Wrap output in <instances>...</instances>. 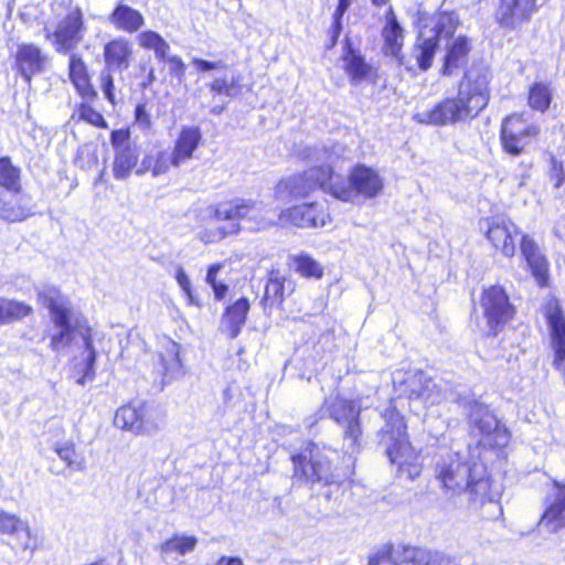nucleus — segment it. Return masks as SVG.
Instances as JSON below:
<instances>
[{"label": "nucleus", "instance_id": "864d4df0", "mask_svg": "<svg viewBox=\"0 0 565 565\" xmlns=\"http://www.w3.org/2000/svg\"><path fill=\"white\" fill-rule=\"evenodd\" d=\"M429 565H460L459 562L445 553L430 551Z\"/></svg>", "mask_w": 565, "mask_h": 565}, {"label": "nucleus", "instance_id": "f03ea898", "mask_svg": "<svg viewBox=\"0 0 565 565\" xmlns=\"http://www.w3.org/2000/svg\"><path fill=\"white\" fill-rule=\"evenodd\" d=\"M490 67L484 63H473L459 83L456 98H445L434 108L415 115L420 124L446 126L472 119L484 109L490 99Z\"/></svg>", "mask_w": 565, "mask_h": 565}, {"label": "nucleus", "instance_id": "0eeeda50", "mask_svg": "<svg viewBox=\"0 0 565 565\" xmlns=\"http://www.w3.org/2000/svg\"><path fill=\"white\" fill-rule=\"evenodd\" d=\"M32 215V196L23 191L21 168L9 156L0 157V218L22 222Z\"/></svg>", "mask_w": 565, "mask_h": 565}, {"label": "nucleus", "instance_id": "6e6d98bb", "mask_svg": "<svg viewBox=\"0 0 565 565\" xmlns=\"http://www.w3.org/2000/svg\"><path fill=\"white\" fill-rule=\"evenodd\" d=\"M136 122L139 127L148 129L151 126L150 115L148 114L146 106L142 104L137 105L135 110Z\"/></svg>", "mask_w": 565, "mask_h": 565}, {"label": "nucleus", "instance_id": "4be33fe9", "mask_svg": "<svg viewBox=\"0 0 565 565\" xmlns=\"http://www.w3.org/2000/svg\"><path fill=\"white\" fill-rule=\"evenodd\" d=\"M545 317L554 351L553 365L565 373V316L557 302H548L545 307Z\"/></svg>", "mask_w": 565, "mask_h": 565}, {"label": "nucleus", "instance_id": "9d476101", "mask_svg": "<svg viewBox=\"0 0 565 565\" xmlns=\"http://www.w3.org/2000/svg\"><path fill=\"white\" fill-rule=\"evenodd\" d=\"M393 384L399 396L423 407L440 404L446 397L436 381L420 370L396 371Z\"/></svg>", "mask_w": 565, "mask_h": 565}, {"label": "nucleus", "instance_id": "1a4fd4ad", "mask_svg": "<svg viewBox=\"0 0 565 565\" xmlns=\"http://www.w3.org/2000/svg\"><path fill=\"white\" fill-rule=\"evenodd\" d=\"M435 476L444 489L454 493L466 491L469 494L472 483L484 478V467L480 463L471 466L458 452L446 451L436 460Z\"/></svg>", "mask_w": 565, "mask_h": 565}, {"label": "nucleus", "instance_id": "c756f323", "mask_svg": "<svg viewBox=\"0 0 565 565\" xmlns=\"http://www.w3.org/2000/svg\"><path fill=\"white\" fill-rule=\"evenodd\" d=\"M249 310V302L241 298L226 309L222 323L231 339L236 338L244 326Z\"/></svg>", "mask_w": 565, "mask_h": 565}, {"label": "nucleus", "instance_id": "f704fd0d", "mask_svg": "<svg viewBox=\"0 0 565 565\" xmlns=\"http://www.w3.org/2000/svg\"><path fill=\"white\" fill-rule=\"evenodd\" d=\"M31 313V306L22 301L0 297V326L14 323Z\"/></svg>", "mask_w": 565, "mask_h": 565}, {"label": "nucleus", "instance_id": "69168bd1", "mask_svg": "<svg viewBox=\"0 0 565 565\" xmlns=\"http://www.w3.org/2000/svg\"><path fill=\"white\" fill-rule=\"evenodd\" d=\"M372 3L376 7H383L388 3V0H372Z\"/></svg>", "mask_w": 565, "mask_h": 565}, {"label": "nucleus", "instance_id": "f8f14e48", "mask_svg": "<svg viewBox=\"0 0 565 565\" xmlns=\"http://www.w3.org/2000/svg\"><path fill=\"white\" fill-rule=\"evenodd\" d=\"M324 411L343 429L344 446L352 452L360 447L362 427L359 401L345 399L339 395L324 401Z\"/></svg>", "mask_w": 565, "mask_h": 565}, {"label": "nucleus", "instance_id": "603ef678", "mask_svg": "<svg viewBox=\"0 0 565 565\" xmlns=\"http://www.w3.org/2000/svg\"><path fill=\"white\" fill-rule=\"evenodd\" d=\"M192 64L196 67L198 72H209V71L221 70V68L226 67V64L223 63L222 61L211 62V61L202 60L199 57H194L192 60Z\"/></svg>", "mask_w": 565, "mask_h": 565}, {"label": "nucleus", "instance_id": "4d7b16f0", "mask_svg": "<svg viewBox=\"0 0 565 565\" xmlns=\"http://www.w3.org/2000/svg\"><path fill=\"white\" fill-rule=\"evenodd\" d=\"M551 180L554 181V188L558 189L565 181V172L561 162L553 161L550 173Z\"/></svg>", "mask_w": 565, "mask_h": 565}, {"label": "nucleus", "instance_id": "3c124183", "mask_svg": "<svg viewBox=\"0 0 565 565\" xmlns=\"http://www.w3.org/2000/svg\"><path fill=\"white\" fill-rule=\"evenodd\" d=\"M344 15V12L340 9L335 8L333 15H332V24L329 29V35L331 40V46H333L342 31V17Z\"/></svg>", "mask_w": 565, "mask_h": 565}, {"label": "nucleus", "instance_id": "de8ad7c7", "mask_svg": "<svg viewBox=\"0 0 565 565\" xmlns=\"http://www.w3.org/2000/svg\"><path fill=\"white\" fill-rule=\"evenodd\" d=\"M393 545H384L369 557V565H393Z\"/></svg>", "mask_w": 565, "mask_h": 565}, {"label": "nucleus", "instance_id": "5701e85b", "mask_svg": "<svg viewBox=\"0 0 565 565\" xmlns=\"http://www.w3.org/2000/svg\"><path fill=\"white\" fill-rule=\"evenodd\" d=\"M521 256L531 269L540 286H545L548 279V262L537 243L527 234H522L520 242Z\"/></svg>", "mask_w": 565, "mask_h": 565}, {"label": "nucleus", "instance_id": "c9c22d12", "mask_svg": "<svg viewBox=\"0 0 565 565\" xmlns=\"http://www.w3.org/2000/svg\"><path fill=\"white\" fill-rule=\"evenodd\" d=\"M137 42L140 47L152 50L158 60H166L170 51L169 43L159 33L151 30L140 32Z\"/></svg>", "mask_w": 565, "mask_h": 565}, {"label": "nucleus", "instance_id": "5fc2aeb1", "mask_svg": "<svg viewBox=\"0 0 565 565\" xmlns=\"http://www.w3.org/2000/svg\"><path fill=\"white\" fill-rule=\"evenodd\" d=\"M175 278H177V281H178L179 286L181 287V289L188 296L190 302H193V296H192V291H191V282H190L188 275L185 274V271L183 270V268L181 266H179L177 269Z\"/></svg>", "mask_w": 565, "mask_h": 565}, {"label": "nucleus", "instance_id": "393cba45", "mask_svg": "<svg viewBox=\"0 0 565 565\" xmlns=\"http://www.w3.org/2000/svg\"><path fill=\"white\" fill-rule=\"evenodd\" d=\"M291 224L298 227H318L326 224V213L318 203L301 204L287 211Z\"/></svg>", "mask_w": 565, "mask_h": 565}, {"label": "nucleus", "instance_id": "09e8293b", "mask_svg": "<svg viewBox=\"0 0 565 565\" xmlns=\"http://www.w3.org/2000/svg\"><path fill=\"white\" fill-rule=\"evenodd\" d=\"M110 142L114 151L124 149L126 147H136V145L130 140L129 131L124 129L114 130L110 135Z\"/></svg>", "mask_w": 565, "mask_h": 565}, {"label": "nucleus", "instance_id": "7c9ffc66", "mask_svg": "<svg viewBox=\"0 0 565 565\" xmlns=\"http://www.w3.org/2000/svg\"><path fill=\"white\" fill-rule=\"evenodd\" d=\"M430 550L412 546L396 545L393 552V565H429Z\"/></svg>", "mask_w": 565, "mask_h": 565}, {"label": "nucleus", "instance_id": "39448f33", "mask_svg": "<svg viewBox=\"0 0 565 565\" xmlns=\"http://www.w3.org/2000/svg\"><path fill=\"white\" fill-rule=\"evenodd\" d=\"M294 465V479L306 486H340L349 480L353 473V460L341 457L330 448L320 449L317 446L307 448L291 457Z\"/></svg>", "mask_w": 565, "mask_h": 565}, {"label": "nucleus", "instance_id": "58836bf2", "mask_svg": "<svg viewBox=\"0 0 565 565\" xmlns=\"http://www.w3.org/2000/svg\"><path fill=\"white\" fill-rule=\"evenodd\" d=\"M295 270L307 278H321L323 267L307 254H300L292 258Z\"/></svg>", "mask_w": 565, "mask_h": 565}, {"label": "nucleus", "instance_id": "f3484780", "mask_svg": "<svg viewBox=\"0 0 565 565\" xmlns=\"http://www.w3.org/2000/svg\"><path fill=\"white\" fill-rule=\"evenodd\" d=\"M87 28L79 8L70 11L47 38L58 53H72L84 40Z\"/></svg>", "mask_w": 565, "mask_h": 565}, {"label": "nucleus", "instance_id": "bf43d9fd", "mask_svg": "<svg viewBox=\"0 0 565 565\" xmlns=\"http://www.w3.org/2000/svg\"><path fill=\"white\" fill-rule=\"evenodd\" d=\"M211 287L213 288L216 299L221 300L225 297L226 291H227V286L225 284L216 282L215 285H212Z\"/></svg>", "mask_w": 565, "mask_h": 565}, {"label": "nucleus", "instance_id": "0e129e2a", "mask_svg": "<svg viewBox=\"0 0 565 565\" xmlns=\"http://www.w3.org/2000/svg\"><path fill=\"white\" fill-rule=\"evenodd\" d=\"M350 4H351L350 0H339L337 8L345 13L347 10L349 9Z\"/></svg>", "mask_w": 565, "mask_h": 565}, {"label": "nucleus", "instance_id": "dca6fc26", "mask_svg": "<svg viewBox=\"0 0 565 565\" xmlns=\"http://www.w3.org/2000/svg\"><path fill=\"white\" fill-rule=\"evenodd\" d=\"M468 417L471 431L481 437L480 443L487 447H502L509 436L500 426L497 417L483 404L472 401L468 403Z\"/></svg>", "mask_w": 565, "mask_h": 565}, {"label": "nucleus", "instance_id": "2f4dec72", "mask_svg": "<svg viewBox=\"0 0 565 565\" xmlns=\"http://www.w3.org/2000/svg\"><path fill=\"white\" fill-rule=\"evenodd\" d=\"M383 38L387 51H390L392 55H397L403 45L404 34L392 7L388 8L385 14Z\"/></svg>", "mask_w": 565, "mask_h": 565}, {"label": "nucleus", "instance_id": "a211bd4d", "mask_svg": "<svg viewBox=\"0 0 565 565\" xmlns=\"http://www.w3.org/2000/svg\"><path fill=\"white\" fill-rule=\"evenodd\" d=\"M539 131V127L530 124L522 115L513 114L501 126L503 149L512 156H520Z\"/></svg>", "mask_w": 565, "mask_h": 565}, {"label": "nucleus", "instance_id": "a18cd8bd", "mask_svg": "<svg viewBox=\"0 0 565 565\" xmlns=\"http://www.w3.org/2000/svg\"><path fill=\"white\" fill-rule=\"evenodd\" d=\"M161 362L166 376H173L175 373L180 371L181 363L175 343L172 344V348L169 351L168 359L166 356H162Z\"/></svg>", "mask_w": 565, "mask_h": 565}, {"label": "nucleus", "instance_id": "f257e3e1", "mask_svg": "<svg viewBox=\"0 0 565 565\" xmlns=\"http://www.w3.org/2000/svg\"><path fill=\"white\" fill-rule=\"evenodd\" d=\"M38 298L49 308L54 332L51 334L50 347L60 352L71 345L85 348L82 362L78 363L79 376L76 383L85 385L95 379L96 350L93 345V330L81 315H74L70 300L53 286H44Z\"/></svg>", "mask_w": 565, "mask_h": 565}, {"label": "nucleus", "instance_id": "4c0bfd02", "mask_svg": "<svg viewBox=\"0 0 565 565\" xmlns=\"http://www.w3.org/2000/svg\"><path fill=\"white\" fill-rule=\"evenodd\" d=\"M241 76L233 74L231 77H216L209 84L210 90L215 95L234 97L241 89Z\"/></svg>", "mask_w": 565, "mask_h": 565}, {"label": "nucleus", "instance_id": "79ce46f5", "mask_svg": "<svg viewBox=\"0 0 565 565\" xmlns=\"http://www.w3.org/2000/svg\"><path fill=\"white\" fill-rule=\"evenodd\" d=\"M25 530L23 521L15 514L0 510V535H15Z\"/></svg>", "mask_w": 565, "mask_h": 565}, {"label": "nucleus", "instance_id": "6ab92c4d", "mask_svg": "<svg viewBox=\"0 0 565 565\" xmlns=\"http://www.w3.org/2000/svg\"><path fill=\"white\" fill-rule=\"evenodd\" d=\"M480 227L492 246L505 257L515 255V241L520 235L518 226L504 216L486 217L480 221Z\"/></svg>", "mask_w": 565, "mask_h": 565}, {"label": "nucleus", "instance_id": "4468645a", "mask_svg": "<svg viewBox=\"0 0 565 565\" xmlns=\"http://www.w3.org/2000/svg\"><path fill=\"white\" fill-rule=\"evenodd\" d=\"M480 306L486 319L483 332L487 335H497L515 315V308L501 286L484 289Z\"/></svg>", "mask_w": 565, "mask_h": 565}, {"label": "nucleus", "instance_id": "8fccbe9b", "mask_svg": "<svg viewBox=\"0 0 565 565\" xmlns=\"http://www.w3.org/2000/svg\"><path fill=\"white\" fill-rule=\"evenodd\" d=\"M164 61L169 65L170 74L173 75L178 79L179 83H181L185 75V64L182 61V58L178 55L169 56L167 54V57Z\"/></svg>", "mask_w": 565, "mask_h": 565}, {"label": "nucleus", "instance_id": "c03bdc74", "mask_svg": "<svg viewBox=\"0 0 565 565\" xmlns=\"http://www.w3.org/2000/svg\"><path fill=\"white\" fill-rule=\"evenodd\" d=\"M170 166L174 167V154L173 152L160 151L156 159H153L152 175L157 177L166 173Z\"/></svg>", "mask_w": 565, "mask_h": 565}, {"label": "nucleus", "instance_id": "bb28decb", "mask_svg": "<svg viewBox=\"0 0 565 565\" xmlns=\"http://www.w3.org/2000/svg\"><path fill=\"white\" fill-rule=\"evenodd\" d=\"M201 138L202 136L199 127L182 128L172 151L174 154V167H179L192 158Z\"/></svg>", "mask_w": 565, "mask_h": 565}, {"label": "nucleus", "instance_id": "412c9836", "mask_svg": "<svg viewBox=\"0 0 565 565\" xmlns=\"http://www.w3.org/2000/svg\"><path fill=\"white\" fill-rule=\"evenodd\" d=\"M537 8V0H500L495 18L502 28L516 30L530 22Z\"/></svg>", "mask_w": 565, "mask_h": 565}, {"label": "nucleus", "instance_id": "c85d7f7f", "mask_svg": "<svg viewBox=\"0 0 565 565\" xmlns=\"http://www.w3.org/2000/svg\"><path fill=\"white\" fill-rule=\"evenodd\" d=\"M68 72L72 83L82 96L87 98L96 96V92L89 83L87 66L81 55L71 53Z\"/></svg>", "mask_w": 565, "mask_h": 565}, {"label": "nucleus", "instance_id": "473e14b6", "mask_svg": "<svg viewBox=\"0 0 565 565\" xmlns=\"http://www.w3.org/2000/svg\"><path fill=\"white\" fill-rule=\"evenodd\" d=\"M13 70L31 87L32 77L35 74V47L33 45H20L18 47Z\"/></svg>", "mask_w": 565, "mask_h": 565}, {"label": "nucleus", "instance_id": "aec40b11", "mask_svg": "<svg viewBox=\"0 0 565 565\" xmlns=\"http://www.w3.org/2000/svg\"><path fill=\"white\" fill-rule=\"evenodd\" d=\"M469 509L484 520H495L502 515L499 493L491 491L489 478H479L472 483L468 494Z\"/></svg>", "mask_w": 565, "mask_h": 565}, {"label": "nucleus", "instance_id": "72a5a7b5", "mask_svg": "<svg viewBox=\"0 0 565 565\" xmlns=\"http://www.w3.org/2000/svg\"><path fill=\"white\" fill-rule=\"evenodd\" d=\"M115 152V158L113 162V173L114 177L118 180L127 179L131 170L136 167L139 151L137 146L131 148L119 149Z\"/></svg>", "mask_w": 565, "mask_h": 565}, {"label": "nucleus", "instance_id": "338daca9", "mask_svg": "<svg viewBox=\"0 0 565 565\" xmlns=\"http://www.w3.org/2000/svg\"><path fill=\"white\" fill-rule=\"evenodd\" d=\"M36 61H38V73H39L41 71V63H42V58L40 56V51L39 50H38Z\"/></svg>", "mask_w": 565, "mask_h": 565}, {"label": "nucleus", "instance_id": "e433bc0d", "mask_svg": "<svg viewBox=\"0 0 565 565\" xmlns=\"http://www.w3.org/2000/svg\"><path fill=\"white\" fill-rule=\"evenodd\" d=\"M196 543L198 539L195 536L175 535L161 544L160 551L163 557H168L172 553L185 555L195 548Z\"/></svg>", "mask_w": 565, "mask_h": 565}, {"label": "nucleus", "instance_id": "6e6552de", "mask_svg": "<svg viewBox=\"0 0 565 565\" xmlns=\"http://www.w3.org/2000/svg\"><path fill=\"white\" fill-rule=\"evenodd\" d=\"M212 210L215 220L231 221L232 223L213 233L210 242L221 241L227 235L238 234L241 225L236 221L239 220L248 222L252 231L264 230L275 224V221L267 215L269 212L267 207L262 202L253 200L236 199L222 202Z\"/></svg>", "mask_w": 565, "mask_h": 565}, {"label": "nucleus", "instance_id": "ddd939ff", "mask_svg": "<svg viewBox=\"0 0 565 565\" xmlns=\"http://www.w3.org/2000/svg\"><path fill=\"white\" fill-rule=\"evenodd\" d=\"M105 67L100 72V88L105 97L114 104V78L111 73L128 70L134 60V44L125 36H117L108 41L103 49Z\"/></svg>", "mask_w": 565, "mask_h": 565}, {"label": "nucleus", "instance_id": "13d9d810", "mask_svg": "<svg viewBox=\"0 0 565 565\" xmlns=\"http://www.w3.org/2000/svg\"><path fill=\"white\" fill-rule=\"evenodd\" d=\"M222 265L221 264H213L209 267L207 274H206V282L209 285H215L217 273L221 270Z\"/></svg>", "mask_w": 565, "mask_h": 565}, {"label": "nucleus", "instance_id": "a19ab883", "mask_svg": "<svg viewBox=\"0 0 565 565\" xmlns=\"http://www.w3.org/2000/svg\"><path fill=\"white\" fill-rule=\"evenodd\" d=\"M552 100V95L547 85L536 83L532 86L529 94V105L539 111H545Z\"/></svg>", "mask_w": 565, "mask_h": 565}, {"label": "nucleus", "instance_id": "774afa93", "mask_svg": "<svg viewBox=\"0 0 565 565\" xmlns=\"http://www.w3.org/2000/svg\"><path fill=\"white\" fill-rule=\"evenodd\" d=\"M222 110H223V107L214 108V109H213V113H215V114H220Z\"/></svg>", "mask_w": 565, "mask_h": 565}, {"label": "nucleus", "instance_id": "2eb2a0df", "mask_svg": "<svg viewBox=\"0 0 565 565\" xmlns=\"http://www.w3.org/2000/svg\"><path fill=\"white\" fill-rule=\"evenodd\" d=\"M114 424L136 435H150L161 428L162 418L154 407L146 403H130L116 411Z\"/></svg>", "mask_w": 565, "mask_h": 565}, {"label": "nucleus", "instance_id": "49530a36", "mask_svg": "<svg viewBox=\"0 0 565 565\" xmlns=\"http://www.w3.org/2000/svg\"><path fill=\"white\" fill-rule=\"evenodd\" d=\"M79 118L92 124L93 126L107 128V122L103 115L88 105H82L79 107Z\"/></svg>", "mask_w": 565, "mask_h": 565}, {"label": "nucleus", "instance_id": "b1692460", "mask_svg": "<svg viewBox=\"0 0 565 565\" xmlns=\"http://www.w3.org/2000/svg\"><path fill=\"white\" fill-rule=\"evenodd\" d=\"M107 20L116 30L129 34L138 32L145 25L142 13L122 1L117 3Z\"/></svg>", "mask_w": 565, "mask_h": 565}, {"label": "nucleus", "instance_id": "ea45409f", "mask_svg": "<svg viewBox=\"0 0 565 565\" xmlns=\"http://www.w3.org/2000/svg\"><path fill=\"white\" fill-rule=\"evenodd\" d=\"M55 451L58 457L75 471H82L85 469V460L83 456L76 452L73 443L66 441L61 445H56Z\"/></svg>", "mask_w": 565, "mask_h": 565}, {"label": "nucleus", "instance_id": "052dcab7", "mask_svg": "<svg viewBox=\"0 0 565 565\" xmlns=\"http://www.w3.org/2000/svg\"><path fill=\"white\" fill-rule=\"evenodd\" d=\"M217 565H244L242 558L239 557H227L222 556L217 563Z\"/></svg>", "mask_w": 565, "mask_h": 565}, {"label": "nucleus", "instance_id": "37998d69", "mask_svg": "<svg viewBox=\"0 0 565 565\" xmlns=\"http://www.w3.org/2000/svg\"><path fill=\"white\" fill-rule=\"evenodd\" d=\"M284 280L279 277H271L266 287L263 300L270 306L280 305L284 300Z\"/></svg>", "mask_w": 565, "mask_h": 565}, {"label": "nucleus", "instance_id": "cd10ccee", "mask_svg": "<svg viewBox=\"0 0 565 565\" xmlns=\"http://www.w3.org/2000/svg\"><path fill=\"white\" fill-rule=\"evenodd\" d=\"M343 68L353 85H359L373 78V67L356 51L349 49L343 56Z\"/></svg>", "mask_w": 565, "mask_h": 565}, {"label": "nucleus", "instance_id": "e2e57ef3", "mask_svg": "<svg viewBox=\"0 0 565 565\" xmlns=\"http://www.w3.org/2000/svg\"><path fill=\"white\" fill-rule=\"evenodd\" d=\"M156 81V75H154V70L153 68H150L147 77H146V81L142 83V86L143 87H148L150 86L153 82Z\"/></svg>", "mask_w": 565, "mask_h": 565}, {"label": "nucleus", "instance_id": "20e7f679", "mask_svg": "<svg viewBox=\"0 0 565 565\" xmlns=\"http://www.w3.org/2000/svg\"><path fill=\"white\" fill-rule=\"evenodd\" d=\"M349 150L342 145H333L332 148H310L302 150V156L313 164L302 174L290 177L280 181L277 193L288 192L292 198H302L310 192L321 189L331 194L334 180V169H341L340 164L349 159Z\"/></svg>", "mask_w": 565, "mask_h": 565}, {"label": "nucleus", "instance_id": "7ed1b4c3", "mask_svg": "<svg viewBox=\"0 0 565 565\" xmlns=\"http://www.w3.org/2000/svg\"><path fill=\"white\" fill-rule=\"evenodd\" d=\"M458 25L457 14L440 12L426 20L420 26L417 42L413 49V56L423 71L431 66L436 49L443 40L446 41V54L441 70L444 75H452L455 71L467 63L471 44L465 35L452 36Z\"/></svg>", "mask_w": 565, "mask_h": 565}, {"label": "nucleus", "instance_id": "680f3d73", "mask_svg": "<svg viewBox=\"0 0 565 565\" xmlns=\"http://www.w3.org/2000/svg\"><path fill=\"white\" fill-rule=\"evenodd\" d=\"M152 166H153V158L146 157L141 162V168L139 170H137V173L142 174L149 170L152 172Z\"/></svg>", "mask_w": 565, "mask_h": 565}, {"label": "nucleus", "instance_id": "9b49d317", "mask_svg": "<svg viewBox=\"0 0 565 565\" xmlns=\"http://www.w3.org/2000/svg\"><path fill=\"white\" fill-rule=\"evenodd\" d=\"M331 195L343 202H353L359 195L367 199L377 196L383 190V180L379 173L365 166H356L344 179L334 169Z\"/></svg>", "mask_w": 565, "mask_h": 565}, {"label": "nucleus", "instance_id": "a878e982", "mask_svg": "<svg viewBox=\"0 0 565 565\" xmlns=\"http://www.w3.org/2000/svg\"><path fill=\"white\" fill-rule=\"evenodd\" d=\"M557 492L554 501L546 508L540 519L539 526L550 533L565 527V484L556 483Z\"/></svg>", "mask_w": 565, "mask_h": 565}, {"label": "nucleus", "instance_id": "423d86ee", "mask_svg": "<svg viewBox=\"0 0 565 565\" xmlns=\"http://www.w3.org/2000/svg\"><path fill=\"white\" fill-rule=\"evenodd\" d=\"M384 425L377 433L379 445L384 449L392 463L398 466L401 473H406L409 479L419 476L420 468L414 462L416 459L407 435L404 418L395 407H390L382 413Z\"/></svg>", "mask_w": 565, "mask_h": 565}]
</instances>
